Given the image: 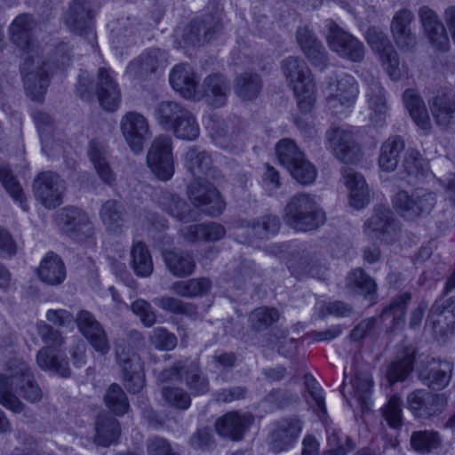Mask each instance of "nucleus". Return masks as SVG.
Instances as JSON below:
<instances>
[{"label":"nucleus","instance_id":"nucleus-1","mask_svg":"<svg viewBox=\"0 0 455 455\" xmlns=\"http://www.w3.org/2000/svg\"><path fill=\"white\" fill-rule=\"evenodd\" d=\"M13 388L25 400L37 403L43 392L35 380L28 364L20 359H12L7 363L6 375L0 373V403L15 413L23 411L25 405L13 394Z\"/></svg>","mask_w":455,"mask_h":455},{"label":"nucleus","instance_id":"nucleus-2","mask_svg":"<svg viewBox=\"0 0 455 455\" xmlns=\"http://www.w3.org/2000/svg\"><path fill=\"white\" fill-rule=\"evenodd\" d=\"M284 219L291 228L308 232L323 226L326 221V214L316 196L298 193L287 204Z\"/></svg>","mask_w":455,"mask_h":455},{"label":"nucleus","instance_id":"nucleus-3","mask_svg":"<svg viewBox=\"0 0 455 455\" xmlns=\"http://www.w3.org/2000/svg\"><path fill=\"white\" fill-rule=\"evenodd\" d=\"M282 69L292 84L299 109L302 113H309L315 102L316 91L306 62L299 57H289L283 60Z\"/></svg>","mask_w":455,"mask_h":455},{"label":"nucleus","instance_id":"nucleus-4","mask_svg":"<svg viewBox=\"0 0 455 455\" xmlns=\"http://www.w3.org/2000/svg\"><path fill=\"white\" fill-rule=\"evenodd\" d=\"M38 333L47 347L41 348L36 355V363L44 371H52L61 377L70 376V368L68 360L53 353L50 347H59L63 344L60 332L49 324L39 327Z\"/></svg>","mask_w":455,"mask_h":455},{"label":"nucleus","instance_id":"nucleus-5","mask_svg":"<svg viewBox=\"0 0 455 455\" xmlns=\"http://www.w3.org/2000/svg\"><path fill=\"white\" fill-rule=\"evenodd\" d=\"M326 41L331 51L340 58L353 62H361L365 54L363 44L349 32L344 30L333 20H324Z\"/></svg>","mask_w":455,"mask_h":455},{"label":"nucleus","instance_id":"nucleus-6","mask_svg":"<svg viewBox=\"0 0 455 455\" xmlns=\"http://www.w3.org/2000/svg\"><path fill=\"white\" fill-rule=\"evenodd\" d=\"M394 208L403 218L414 220L428 215L436 204L435 195L425 188H416L411 194L398 191L392 199Z\"/></svg>","mask_w":455,"mask_h":455},{"label":"nucleus","instance_id":"nucleus-7","mask_svg":"<svg viewBox=\"0 0 455 455\" xmlns=\"http://www.w3.org/2000/svg\"><path fill=\"white\" fill-rule=\"evenodd\" d=\"M37 57L28 56L20 65V73L23 76L24 87L31 100L42 102L50 84L49 62H42Z\"/></svg>","mask_w":455,"mask_h":455},{"label":"nucleus","instance_id":"nucleus-8","mask_svg":"<svg viewBox=\"0 0 455 455\" xmlns=\"http://www.w3.org/2000/svg\"><path fill=\"white\" fill-rule=\"evenodd\" d=\"M191 203L205 214L217 217L225 209V202L217 188L205 178L195 179L188 187Z\"/></svg>","mask_w":455,"mask_h":455},{"label":"nucleus","instance_id":"nucleus-9","mask_svg":"<svg viewBox=\"0 0 455 455\" xmlns=\"http://www.w3.org/2000/svg\"><path fill=\"white\" fill-rule=\"evenodd\" d=\"M147 162L152 172L161 180H169L174 173L172 141L167 135L156 137L148 150Z\"/></svg>","mask_w":455,"mask_h":455},{"label":"nucleus","instance_id":"nucleus-10","mask_svg":"<svg viewBox=\"0 0 455 455\" xmlns=\"http://www.w3.org/2000/svg\"><path fill=\"white\" fill-rule=\"evenodd\" d=\"M366 41L371 50L379 55L389 77L393 81H398L402 76L399 56L388 36L382 30L373 27L368 28Z\"/></svg>","mask_w":455,"mask_h":455},{"label":"nucleus","instance_id":"nucleus-11","mask_svg":"<svg viewBox=\"0 0 455 455\" xmlns=\"http://www.w3.org/2000/svg\"><path fill=\"white\" fill-rule=\"evenodd\" d=\"M120 130L126 143L135 153L141 152L152 136L148 119L136 111L127 112L122 116Z\"/></svg>","mask_w":455,"mask_h":455},{"label":"nucleus","instance_id":"nucleus-12","mask_svg":"<svg viewBox=\"0 0 455 455\" xmlns=\"http://www.w3.org/2000/svg\"><path fill=\"white\" fill-rule=\"evenodd\" d=\"M36 198L47 209H54L62 204L64 181L53 172H44L34 180Z\"/></svg>","mask_w":455,"mask_h":455},{"label":"nucleus","instance_id":"nucleus-13","mask_svg":"<svg viewBox=\"0 0 455 455\" xmlns=\"http://www.w3.org/2000/svg\"><path fill=\"white\" fill-rule=\"evenodd\" d=\"M167 64V54L159 48L144 51L126 67L125 75L132 80H145Z\"/></svg>","mask_w":455,"mask_h":455},{"label":"nucleus","instance_id":"nucleus-14","mask_svg":"<svg viewBox=\"0 0 455 455\" xmlns=\"http://www.w3.org/2000/svg\"><path fill=\"white\" fill-rule=\"evenodd\" d=\"M453 364L446 360L427 358L418 367V377L421 383L432 390L445 388L452 376Z\"/></svg>","mask_w":455,"mask_h":455},{"label":"nucleus","instance_id":"nucleus-15","mask_svg":"<svg viewBox=\"0 0 455 455\" xmlns=\"http://www.w3.org/2000/svg\"><path fill=\"white\" fill-rule=\"evenodd\" d=\"M117 365L121 368L124 387L130 393H139L145 385L143 363L139 354H129L124 345L117 348Z\"/></svg>","mask_w":455,"mask_h":455},{"label":"nucleus","instance_id":"nucleus-16","mask_svg":"<svg viewBox=\"0 0 455 455\" xmlns=\"http://www.w3.org/2000/svg\"><path fill=\"white\" fill-rule=\"evenodd\" d=\"M444 394H434L417 389L407 396L408 407L416 418L428 419L440 414L447 405Z\"/></svg>","mask_w":455,"mask_h":455},{"label":"nucleus","instance_id":"nucleus-17","mask_svg":"<svg viewBox=\"0 0 455 455\" xmlns=\"http://www.w3.org/2000/svg\"><path fill=\"white\" fill-rule=\"evenodd\" d=\"M75 321L81 334L96 352L101 355H105L109 352L110 345L107 332L91 312L80 310Z\"/></svg>","mask_w":455,"mask_h":455},{"label":"nucleus","instance_id":"nucleus-18","mask_svg":"<svg viewBox=\"0 0 455 455\" xmlns=\"http://www.w3.org/2000/svg\"><path fill=\"white\" fill-rule=\"evenodd\" d=\"M302 430V422L295 418H283L274 424L269 435V447L275 453L291 448L297 442Z\"/></svg>","mask_w":455,"mask_h":455},{"label":"nucleus","instance_id":"nucleus-19","mask_svg":"<svg viewBox=\"0 0 455 455\" xmlns=\"http://www.w3.org/2000/svg\"><path fill=\"white\" fill-rule=\"evenodd\" d=\"M326 138L337 158L344 163H353L360 153L354 132L349 128L332 126Z\"/></svg>","mask_w":455,"mask_h":455},{"label":"nucleus","instance_id":"nucleus-20","mask_svg":"<svg viewBox=\"0 0 455 455\" xmlns=\"http://www.w3.org/2000/svg\"><path fill=\"white\" fill-rule=\"evenodd\" d=\"M93 18L90 0H73L64 16L68 29L79 36L92 34Z\"/></svg>","mask_w":455,"mask_h":455},{"label":"nucleus","instance_id":"nucleus-21","mask_svg":"<svg viewBox=\"0 0 455 455\" xmlns=\"http://www.w3.org/2000/svg\"><path fill=\"white\" fill-rule=\"evenodd\" d=\"M419 18L423 31L432 46L442 52L448 51L450 46L449 36L437 13L433 9L424 5L419 10Z\"/></svg>","mask_w":455,"mask_h":455},{"label":"nucleus","instance_id":"nucleus-22","mask_svg":"<svg viewBox=\"0 0 455 455\" xmlns=\"http://www.w3.org/2000/svg\"><path fill=\"white\" fill-rule=\"evenodd\" d=\"M220 28L219 17L206 14L203 19H196L189 23L184 31L183 38L189 45L200 46L213 39Z\"/></svg>","mask_w":455,"mask_h":455},{"label":"nucleus","instance_id":"nucleus-23","mask_svg":"<svg viewBox=\"0 0 455 455\" xmlns=\"http://www.w3.org/2000/svg\"><path fill=\"white\" fill-rule=\"evenodd\" d=\"M327 102L330 108H337L338 104L345 108L352 107L358 95L357 84L348 74H342L330 83Z\"/></svg>","mask_w":455,"mask_h":455},{"label":"nucleus","instance_id":"nucleus-24","mask_svg":"<svg viewBox=\"0 0 455 455\" xmlns=\"http://www.w3.org/2000/svg\"><path fill=\"white\" fill-rule=\"evenodd\" d=\"M363 232L371 238L389 242L395 233V221L391 210L383 205L375 207L373 214L363 225Z\"/></svg>","mask_w":455,"mask_h":455},{"label":"nucleus","instance_id":"nucleus-25","mask_svg":"<svg viewBox=\"0 0 455 455\" xmlns=\"http://www.w3.org/2000/svg\"><path fill=\"white\" fill-rule=\"evenodd\" d=\"M413 12L403 8L397 11L390 24V30L396 45L403 51H412L417 44L416 36L411 31Z\"/></svg>","mask_w":455,"mask_h":455},{"label":"nucleus","instance_id":"nucleus-26","mask_svg":"<svg viewBox=\"0 0 455 455\" xmlns=\"http://www.w3.org/2000/svg\"><path fill=\"white\" fill-rule=\"evenodd\" d=\"M296 40L301 51L312 65L323 69L327 66V52L324 46L307 27H300L296 31Z\"/></svg>","mask_w":455,"mask_h":455},{"label":"nucleus","instance_id":"nucleus-27","mask_svg":"<svg viewBox=\"0 0 455 455\" xmlns=\"http://www.w3.org/2000/svg\"><path fill=\"white\" fill-rule=\"evenodd\" d=\"M252 422L253 417L251 413L235 411L217 419L215 428L221 436L240 440Z\"/></svg>","mask_w":455,"mask_h":455},{"label":"nucleus","instance_id":"nucleus-28","mask_svg":"<svg viewBox=\"0 0 455 455\" xmlns=\"http://www.w3.org/2000/svg\"><path fill=\"white\" fill-rule=\"evenodd\" d=\"M97 94L100 105L106 110L114 111L118 108L121 93L109 68H100L98 70Z\"/></svg>","mask_w":455,"mask_h":455},{"label":"nucleus","instance_id":"nucleus-29","mask_svg":"<svg viewBox=\"0 0 455 455\" xmlns=\"http://www.w3.org/2000/svg\"><path fill=\"white\" fill-rule=\"evenodd\" d=\"M172 87L185 99H194L196 95L198 79L193 68L188 63L175 65L170 75Z\"/></svg>","mask_w":455,"mask_h":455},{"label":"nucleus","instance_id":"nucleus-30","mask_svg":"<svg viewBox=\"0 0 455 455\" xmlns=\"http://www.w3.org/2000/svg\"><path fill=\"white\" fill-rule=\"evenodd\" d=\"M36 27L34 17L28 13L18 15L9 27L10 39L21 51L28 52L33 43V31Z\"/></svg>","mask_w":455,"mask_h":455},{"label":"nucleus","instance_id":"nucleus-31","mask_svg":"<svg viewBox=\"0 0 455 455\" xmlns=\"http://www.w3.org/2000/svg\"><path fill=\"white\" fill-rule=\"evenodd\" d=\"M367 102L371 113V122L375 127H382L386 124L387 106L385 92L379 80L371 77L367 84Z\"/></svg>","mask_w":455,"mask_h":455},{"label":"nucleus","instance_id":"nucleus-32","mask_svg":"<svg viewBox=\"0 0 455 455\" xmlns=\"http://www.w3.org/2000/svg\"><path fill=\"white\" fill-rule=\"evenodd\" d=\"M403 101L414 124L424 134H428L432 125L427 107L419 93L415 89H407L403 94Z\"/></svg>","mask_w":455,"mask_h":455},{"label":"nucleus","instance_id":"nucleus-33","mask_svg":"<svg viewBox=\"0 0 455 455\" xmlns=\"http://www.w3.org/2000/svg\"><path fill=\"white\" fill-rule=\"evenodd\" d=\"M206 102L213 108L223 107L230 92L228 81L220 74L207 76L202 84Z\"/></svg>","mask_w":455,"mask_h":455},{"label":"nucleus","instance_id":"nucleus-34","mask_svg":"<svg viewBox=\"0 0 455 455\" xmlns=\"http://www.w3.org/2000/svg\"><path fill=\"white\" fill-rule=\"evenodd\" d=\"M163 259L167 269L175 277H187L195 272L196 261L189 251L178 249L166 250L163 252Z\"/></svg>","mask_w":455,"mask_h":455},{"label":"nucleus","instance_id":"nucleus-35","mask_svg":"<svg viewBox=\"0 0 455 455\" xmlns=\"http://www.w3.org/2000/svg\"><path fill=\"white\" fill-rule=\"evenodd\" d=\"M59 225L64 232L75 239H81L80 234L91 231L88 217L77 208H65L58 217Z\"/></svg>","mask_w":455,"mask_h":455},{"label":"nucleus","instance_id":"nucleus-36","mask_svg":"<svg viewBox=\"0 0 455 455\" xmlns=\"http://www.w3.org/2000/svg\"><path fill=\"white\" fill-rule=\"evenodd\" d=\"M345 184L349 190V204L359 210L363 208L370 200L369 189L362 174L350 168L342 171Z\"/></svg>","mask_w":455,"mask_h":455},{"label":"nucleus","instance_id":"nucleus-37","mask_svg":"<svg viewBox=\"0 0 455 455\" xmlns=\"http://www.w3.org/2000/svg\"><path fill=\"white\" fill-rule=\"evenodd\" d=\"M435 123L443 128L455 124V95L451 92L438 93L430 103Z\"/></svg>","mask_w":455,"mask_h":455},{"label":"nucleus","instance_id":"nucleus-38","mask_svg":"<svg viewBox=\"0 0 455 455\" xmlns=\"http://www.w3.org/2000/svg\"><path fill=\"white\" fill-rule=\"evenodd\" d=\"M185 165L195 179L215 177L212 156L196 147H191L186 152Z\"/></svg>","mask_w":455,"mask_h":455},{"label":"nucleus","instance_id":"nucleus-39","mask_svg":"<svg viewBox=\"0 0 455 455\" xmlns=\"http://www.w3.org/2000/svg\"><path fill=\"white\" fill-rule=\"evenodd\" d=\"M39 279L50 285H58L66 278V267L60 256L48 252L37 268Z\"/></svg>","mask_w":455,"mask_h":455},{"label":"nucleus","instance_id":"nucleus-40","mask_svg":"<svg viewBox=\"0 0 455 455\" xmlns=\"http://www.w3.org/2000/svg\"><path fill=\"white\" fill-rule=\"evenodd\" d=\"M404 147V141L401 136L395 135L387 139L380 147L379 156V168L387 172L395 171Z\"/></svg>","mask_w":455,"mask_h":455},{"label":"nucleus","instance_id":"nucleus-41","mask_svg":"<svg viewBox=\"0 0 455 455\" xmlns=\"http://www.w3.org/2000/svg\"><path fill=\"white\" fill-rule=\"evenodd\" d=\"M182 236L188 242L217 241L226 233L225 228L216 222L196 224L180 230Z\"/></svg>","mask_w":455,"mask_h":455},{"label":"nucleus","instance_id":"nucleus-42","mask_svg":"<svg viewBox=\"0 0 455 455\" xmlns=\"http://www.w3.org/2000/svg\"><path fill=\"white\" fill-rule=\"evenodd\" d=\"M346 287L355 291L369 300H374L377 295V284L362 268L349 272L346 278Z\"/></svg>","mask_w":455,"mask_h":455},{"label":"nucleus","instance_id":"nucleus-43","mask_svg":"<svg viewBox=\"0 0 455 455\" xmlns=\"http://www.w3.org/2000/svg\"><path fill=\"white\" fill-rule=\"evenodd\" d=\"M160 204L164 211L182 222H190L196 220V213L189 204L174 194L164 193Z\"/></svg>","mask_w":455,"mask_h":455},{"label":"nucleus","instance_id":"nucleus-44","mask_svg":"<svg viewBox=\"0 0 455 455\" xmlns=\"http://www.w3.org/2000/svg\"><path fill=\"white\" fill-rule=\"evenodd\" d=\"M188 110L177 101L164 100L159 102L154 110V117L164 130L170 131L181 116Z\"/></svg>","mask_w":455,"mask_h":455},{"label":"nucleus","instance_id":"nucleus-45","mask_svg":"<svg viewBox=\"0 0 455 455\" xmlns=\"http://www.w3.org/2000/svg\"><path fill=\"white\" fill-rule=\"evenodd\" d=\"M403 168L410 179L408 183L422 181L430 174L428 164L415 149L407 150L403 161Z\"/></svg>","mask_w":455,"mask_h":455},{"label":"nucleus","instance_id":"nucleus-46","mask_svg":"<svg viewBox=\"0 0 455 455\" xmlns=\"http://www.w3.org/2000/svg\"><path fill=\"white\" fill-rule=\"evenodd\" d=\"M130 265L138 276L148 277L153 273L152 257L148 246L144 243L136 242L133 243L131 250Z\"/></svg>","mask_w":455,"mask_h":455},{"label":"nucleus","instance_id":"nucleus-47","mask_svg":"<svg viewBox=\"0 0 455 455\" xmlns=\"http://www.w3.org/2000/svg\"><path fill=\"white\" fill-rule=\"evenodd\" d=\"M120 433L117 419L111 416H99L96 422L94 443L100 446H109L118 439Z\"/></svg>","mask_w":455,"mask_h":455},{"label":"nucleus","instance_id":"nucleus-48","mask_svg":"<svg viewBox=\"0 0 455 455\" xmlns=\"http://www.w3.org/2000/svg\"><path fill=\"white\" fill-rule=\"evenodd\" d=\"M262 89V80L258 74L243 73L235 80V93L243 100L256 99Z\"/></svg>","mask_w":455,"mask_h":455},{"label":"nucleus","instance_id":"nucleus-49","mask_svg":"<svg viewBox=\"0 0 455 455\" xmlns=\"http://www.w3.org/2000/svg\"><path fill=\"white\" fill-rule=\"evenodd\" d=\"M212 287V283L208 278H192L187 281H176L170 291L174 294L184 298H196L206 294Z\"/></svg>","mask_w":455,"mask_h":455},{"label":"nucleus","instance_id":"nucleus-50","mask_svg":"<svg viewBox=\"0 0 455 455\" xmlns=\"http://www.w3.org/2000/svg\"><path fill=\"white\" fill-rule=\"evenodd\" d=\"M88 154L102 181L108 185H112L116 180V175L106 160L104 146L92 140L89 144Z\"/></svg>","mask_w":455,"mask_h":455},{"label":"nucleus","instance_id":"nucleus-51","mask_svg":"<svg viewBox=\"0 0 455 455\" xmlns=\"http://www.w3.org/2000/svg\"><path fill=\"white\" fill-rule=\"evenodd\" d=\"M100 216L110 231L116 232L125 222V210L124 206L116 200L106 201L100 211Z\"/></svg>","mask_w":455,"mask_h":455},{"label":"nucleus","instance_id":"nucleus-52","mask_svg":"<svg viewBox=\"0 0 455 455\" xmlns=\"http://www.w3.org/2000/svg\"><path fill=\"white\" fill-rule=\"evenodd\" d=\"M415 360L414 350L406 348L403 355L393 362L387 370V378L392 385L398 381H403L413 370Z\"/></svg>","mask_w":455,"mask_h":455},{"label":"nucleus","instance_id":"nucleus-53","mask_svg":"<svg viewBox=\"0 0 455 455\" xmlns=\"http://www.w3.org/2000/svg\"><path fill=\"white\" fill-rule=\"evenodd\" d=\"M412 450L419 453H428L441 446L442 439L434 430H419L412 432L410 440Z\"/></svg>","mask_w":455,"mask_h":455},{"label":"nucleus","instance_id":"nucleus-54","mask_svg":"<svg viewBox=\"0 0 455 455\" xmlns=\"http://www.w3.org/2000/svg\"><path fill=\"white\" fill-rule=\"evenodd\" d=\"M411 299V294L409 291H404L397 295L390 304L384 307L380 317L382 320H386L388 317L393 318V326H398L403 322L406 307Z\"/></svg>","mask_w":455,"mask_h":455},{"label":"nucleus","instance_id":"nucleus-55","mask_svg":"<svg viewBox=\"0 0 455 455\" xmlns=\"http://www.w3.org/2000/svg\"><path fill=\"white\" fill-rule=\"evenodd\" d=\"M154 303L161 309L175 315H184L188 316H194L197 315V308L196 305L185 302L174 297L163 296L156 298L154 299Z\"/></svg>","mask_w":455,"mask_h":455},{"label":"nucleus","instance_id":"nucleus-56","mask_svg":"<svg viewBox=\"0 0 455 455\" xmlns=\"http://www.w3.org/2000/svg\"><path fill=\"white\" fill-rule=\"evenodd\" d=\"M176 138L184 140H194L200 133L199 125L195 116L188 111L171 128Z\"/></svg>","mask_w":455,"mask_h":455},{"label":"nucleus","instance_id":"nucleus-57","mask_svg":"<svg viewBox=\"0 0 455 455\" xmlns=\"http://www.w3.org/2000/svg\"><path fill=\"white\" fill-rule=\"evenodd\" d=\"M0 181L13 200L20 204V206L23 211L27 212L28 210V206L26 203L23 189L7 166H0Z\"/></svg>","mask_w":455,"mask_h":455},{"label":"nucleus","instance_id":"nucleus-58","mask_svg":"<svg viewBox=\"0 0 455 455\" xmlns=\"http://www.w3.org/2000/svg\"><path fill=\"white\" fill-rule=\"evenodd\" d=\"M104 400L109 410L117 416H123L129 409L127 396L118 384L114 383L109 386Z\"/></svg>","mask_w":455,"mask_h":455},{"label":"nucleus","instance_id":"nucleus-59","mask_svg":"<svg viewBox=\"0 0 455 455\" xmlns=\"http://www.w3.org/2000/svg\"><path fill=\"white\" fill-rule=\"evenodd\" d=\"M184 379L193 395H204L210 389L208 378L202 373L198 365L194 363L186 368Z\"/></svg>","mask_w":455,"mask_h":455},{"label":"nucleus","instance_id":"nucleus-60","mask_svg":"<svg viewBox=\"0 0 455 455\" xmlns=\"http://www.w3.org/2000/svg\"><path fill=\"white\" fill-rule=\"evenodd\" d=\"M277 158L286 169L297 161L305 157L304 154L297 148L295 142L291 139L281 140L275 147Z\"/></svg>","mask_w":455,"mask_h":455},{"label":"nucleus","instance_id":"nucleus-61","mask_svg":"<svg viewBox=\"0 0 455 455\" xmlns=\"http://www.w3.org/2000/svg\"><path fill=\"white\" fill-rule=\"evenodd\" d=\"M280 228V221L276 216L266 215L260 220L247 227L252 237L267 239L269 235H275Z\"/></svg>","mask_w":455,"mask_h":455},{"label":"nucleus","instance_id":"nucleus-62","mask_svg":"<svg viewBox=\"0 0 455 455\" xmlns=\"http://www.w3.org/2000/svg\"><path fill=\"white\" fill-rule=\"evenodd\" d=\"M279 313L275 308L259 307L253 310L249 316L251 327L257 331H263L275 323Z\"/></svg>","mask_w":455,"mask_h":455},{"label":"nucleus","instance_id":"nucleus-63","mask_svg":"<svg viewBox=\"0 0 455 455\" xmlns=\"http://www.w3.org/2000/svg\"><path fill=\"white\" fill-rule=\"evenodd\" d=\"M327 441L330 449L323 455H347L355 447L348 435H342L336 430L329 433Z\"/></svg>","mask_w":455,"mask_h":455},{"label":"nucleus","instance_id":"nucleus-64","mask_svg":"<svg viewBox=\"0 0 455 455\" xmlns=\"http://www.w3.org/2000/svg\"><path fill=\"white\" fill-rule=\"evenodd\" d=\"M151 345L161 351H171L177 346L176 336L164 327H156L149 334Z\"/></svg>","mask_w":455,"mask_h":455}]
</instances>
